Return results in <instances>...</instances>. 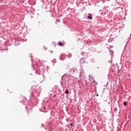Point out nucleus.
Listing matches in <instances>:
<instances>
[{"instance_id":"4","label":"nucleus","mask_w":131,"mask_h":131,"mask_svg":"<svg viewBox=\"0 0 131 131\" xmlns=\"http://www.w3.org/2000/svg\"><path fill=\"white\" fill-rule=\"evenodd\" d=\"M65 94H69V90L68 89H66V91L64 92Z\"/></svg>"},{"instance_id":"6","label":"nucleus","mask_w":131,"mask_h":131,"mask_svg":"<svg viewBox=\"0 0 131 131\" xmlns=\"http://www.w3.org/2000/svg\"><path fill=\"white\" fill-rule=\"evenodd\" d=\"M70 125H71V126H73V124H70Z\"/></svg>"},{"instance_id":"2","label":"nucleus","mask_w":131,"mask_h":131,"mask_svg":"<svg viewBox=\"0 0 131 131\" xmlns=\"http://www.w3.org/2000/svg\"><path fill=\"white\" fill-rule=\"evenodd\" d=\"M89 16L87 17L88 19H90V20H92L93 19V17H92V14H89Z\"/></svg>"},{"instance_id":"3","label":"nucleus","mask_w":131,"mask_h":131,"mask_svg":"<svg viewBox=\"0 0 131 131\" xmlns=\"http://www.w3.org/2000/svg\"><path fill=\"white\" fill-rule=\"evenodd\" d=\"M58 46H59V47H63V46H64V44L62 43V42H59Z\"/></svg>"},{"instance_id":"5","label":"nucleus","mask_w":131,"mask_h":131,"mask_svg":"<svg viewBox=\"0 0 131 131\" xmlns=\"http://www.w3.org/2000/svg\"><path fill=\"white\" fill-rule=\"evenodd\" d=\"M123 105H124V106H126V105H127V103H126V102L124 101V102H123Z\"/></svg>"},{"instance_id":"7","label":"nucleus","mask_w":131,"mask_h":131,"mask_svg":"<svg viewBox=\"0 0 131 131\" xmlns=\"http://www.w3.org/2000/svg\"><path fill=\"white\" fill-rule=\"evenodd\" d=\"M98 96H99V95L97 94V97H98Z\"/></svg>"},{"instance_id":"1","label":"nucleus","mask_w":131,"mask_h":131,"mask_svg":"<svg viewBox=\"0 0 131 131\" xmlns=\"http://www.w3.org/2000/svg\"><path fill=\"white\" fill-rule=\"evenodd\" d=\"M89 79L90 80V82H95V79H94V77L93 76H91V75H89Z\"/></svg>"}]
</instances>
